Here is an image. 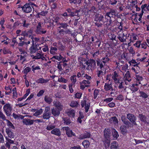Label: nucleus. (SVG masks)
<instances>
[{
	"mask_svg": "<svg viewBox=\"0 0 149 149\" xmlns=\"http://www.w3.org/2000/svg\"><path fill=\"white\" fill-rule=\"evenodd\" d=\"M66 11L68 13V16L70 17L77 16L79 17L80 16H82L83 13V10L80 8L79 10H76L74 11H72V9L70 8H68Z\"/></svg>",
	"mask_w": 149,
	"mask_h": 149,
	"instance_id": "obj_3",
	"label": "nucleus"
},
{
	"mask_svg": "<svg viewBox=\"0 0 149 149\" xmlns=\"http://www.w3.org/2000/svg\"><path fill=\"white\" fill-rule=\"evenodd\" d=\"M116 36L114 34H111L109 36V38H110L112 40H115L116 42L117 41V40L116 39Z\"/></svg>",
	"mask_w": 149,
	"mask_h": 149,
	"instance_id": "obj_56",
	"label": "nucleus"
},
{
	"mask_svg": "<svg viewBox=\"0 0 149 149\" xmlns=\"http://www.w3.org/2000/svg\"><path fill=\"white\" fill-rule=\"evenodd\" d=\"M67 79H66L61 77H59L58 78V81L59 82H62L63 83H66L68 81Z\"/></svg>",
	"mask_w": 149,
	"mask_h": 149,
	"instance_id": "obj_43",
	"label": "nucleus"
},
{
	"mask_svg": "<svg viewBox=\"0 0 149 149\" xmlns=\"http://www.w3.org/2000/svg\"><path fill=\"white\" fill-rule=\"evenodd\" d=\"M124 99V98L123 95H119L118 96L116 99L120 101H123Z\"/></svg>",
	"mask_w": 149,
	"mask_h": 149,
	"instance_id": "obj_59",
	"label": "nucleus"
},
{
	"mask_svg": "<svg viewBox=\"0 0 149 149\" xmlns=\"http://www.w3.org/2000/svg\"><path fill=\"white\" fill-rule=\"evenodd\" d=\"M103 142L106 147H109L110 143V138L109 137L104 138Z\"/></svg>",
	"mask_w": 149,
	"mask_h": 149,
	"instance_id": "obj_24",
	"label": "nucleus"
},
{
	"mask_svg": "<svg viewBox=\"0 0 149 149\" xmlns=\"http://www.w3.org/2000/svg\"><path fill=\"white\" fill-rule=\"evenodd\" d=\"M52 134L58 136H60L61 135L60 130L58 128H54L51 131Z\"/></svg>",
	"mask_w": 149,
	"mask_h": 149,
	"instance_id": "obj_19",
	"label": "nucleus"
},
{
	"mask_svg": "<svg viewBox=\"0 0 149 149\" xmlns=\"http://www.w3.org/2000/svg\"><path fill=\"white\" fill-rule=\"evenodd\" d=\"M138 117L139 118L140 120L142 122L144 123H146V122H147L146 121L148 117H147L145 115L142 114H139Z\"/></svg>",
	"mask_w": 149,
	"mask_h": 149,
	"instance_id": "obj_26",
	"label": "nucleus"
},
{
	"mask_svg": "<svg viewBox=\"0 0 149 149\" xmlns=\"http://www.w3.org/2000/svg\"><path fill=\"white\" fill-rule=\"evenodd\" d=\"M121 119L126 126V127L127 128H129L131 125V123L127 119L125 116V115H122L121 116Z\"/></svg>",
	"mask_w": 149,
	"mask_h": 149,
	"instance_id": "obj_12",
	"label": "nucleus"
},
{
	"mask_svg": "<svg viewBox=\"0 0 149 149\" xmlns=\"http://www.w3.org/2000/svg\"><path fill=\"white\" fill-rule=\"evenodd\" d=\"M96 63L97 66H98V69H102L103 70V68L104 67V66L105 65V64H104L103 62L100 61V59H98L96 61Z\"/></svg>",
	"mask_w": 149,
	"mask_h": 149,
	"instance_id": "obj_22",
	"label": "nucleus"
},
{
	"mask_svg": "<svg viewBox=\"0 0 149 149\" xmlns=\"http://www.w3.org/2000/svg\"><path fill=\"white\" fill-rule=\"evenodd\" d=\"M126 128H127L126 127V126L123 125L121 126L120 127V130L122 134L123 135H125L126 134L127 132V130Z\"/></svg>",
	"mask_w": 149,
	"mask_h": 149,
	"instance_id": "obj_28",
	"label": "nucleus"
},
{
	"mask_svg": "<svg viewBox=\"0 0 149 149\" xmlns=\"http://www.w3.org/2000/svg\"><path fill=\"white\" fill-rule=\"evenodd\" d=\"M112 135L113 137L116 139L119 136V134L118 132L115 129H113L112 130Z\"/></svg>",
	"mask_w": 149,
	"mask_h": 149,
	"instance_id": "obj_42",
	"label": "nucleus"
},
{
	"mask_svg": "<svg viewBox=\"0 0 149 149\" xmlns=\"http://www.w3.org/2000/svg\"><path fill=\"white\" fill-rule=\"evenodd\" d=\"M109 121L111 123H113L115 124L118 123V120L116 116L111 117Z\"/></svg>",
	"mask_w": 149,
	"mask_h": 149,
	"instance_id": "obj_35",
	"label": "nucleus"
},
{
	"mask_svg": "<svg viewBox=\"0 0 149 149\" xmlns=\"http://www.w3.org/2000/svg\"><path fill=\"white\" fill-rule=\"evenodd\" d=\"M109 60V58L107 57V56H106L104 57H103L102 59L100 60V61H101L103 63L105 64V63L107 62H108Z\"/></svg>",
	"mask_w": 149,
	"mask_h": 149,
	"instance_id": "obj_45",
	"label": "nucleus"
},
{
	"mask_svg": "<svg viewBox=\"0 0 149 149\" xmlns=\"http://www.w3.org/2000/svg\"><path fill=\"white\" fill-rule=\"evenodd\" d=\"M57 26H59L58 27L59 28H63L65 30L68 29V27H69L68 24L65 22L58 23Z\"/></svg>",
	"mask_w": 149,
	"mask_h": 149,
	"instance_id": "obj_16",
	"label": "nucleus"
},
{
	"mask_svg": "<svg viewBox=\"0 0 149 149\" xmlns=\"http://www.w3.org/2000/svg\"><path fill=\"white\" fill-rule=\"evenodd\" d=\"M127 118L133 125L136 126L137 125L136 122V118L134 114L130 113H128L127 115Z\"/></svg>",
	"mask_w": 149,
	"mask_h": 149,
	"instance_id": "obj_5",
	"label": "nucleus"
},
{
	"mask_svg": "<svg viewBox=\"0 0 149 149\" xmlns=\"http://www.w3.org/2000/svg\"><path fill=\"white\" fill-rule=\"evenodd\" d=\"M88 66H90L91 70H93L95 68L96 66V61L95 60L93 59H91L89 62L88 63Z\"/></svg>",
	"mask_w": 149,
	"mask_h": 149,
	"instance_id": "obj_18",
	"label": "nucleus"
},
{
	"mask_svg": "<svg viewBox=\"0 0 149 149\" xmlns=\"http://www.w3.org/2000/svg\"><path fill=\"white\" fill-rule=\"evenodd\" d=\"M50 110L49 107H46L43 112L42 117L43 119L47 120L51 117Z\"/></svg>",
	"mask_w": 149,
	"mask_h": 149,
	"instance_id": "obj_8",
	"label": "nucleus"
},
{
	"mask_svg": "<svg viewBox=\"0 0 149 149\" xmlns=\"http://www.w3.org/2000/svg\"><path fill=\"white\" fill-rule=\"evenodd\" d=\"M63 130L65 131V133L68 137H71L72 136H75L74 133L68 127H63Z\"/></svg>",
	"mask_w": 149,
	"mask_h": 149,
	"instance_id": "obj_11",
	"label": "nucleus"
},
{
	"mask_svg": "<svg viewBox=\"0 0 149 149\" xmlns=\"http://www.w3.org/2000/svg\"><path fill=\"white\" fill-rule=\"evenodd\" d=\"M47 32L46 30L42 28L41 24L40 22H39L36 27V33L38 34H42L46 33Z\"/></svg>",
	"mask_w": 149,
	"mask_h": 149,
	"instance_id": "obj_7",
	"label": "nucleus"
},
{
	"mask_svg": "<svg viewBox=\"0 0 149 149\" xmlns=\"http://www.w3.org/2000/svg\"><path fill=\"white\" fill-rule=\"evenodd\" d=\"M103 70L98 69V68H97V70L96 71V72L97 76L98 77H100L103 75L104 73L103 72Z\"/></svg>",
	"mask_w": 149,
	"mask_h": 149,
	"instance_id": "obj_38",
	"label": "nucleus"
},
{
	"mask_svg": "<svg viewBox=\"0 0 149 149\" xmlns=\"http://www.w3.org/2000/svg\"><path fill=\"white\" fill-rule=\"evenodd\" d=\"M24 31L26 33L27 35H26V37L29 36V37H30L31 36V35L29 34H31L32 33V31L31 29H30L28 31Z\"/></svg>",
	"mask_w": 149,
	"mask_h": 149,
	"instance_id": "obj_61",
	"label": "nucleus"
},
{
	"mask_svg": "<svg viewBox=\"0 0 149 149\" xmlns=\"http://www.w3.org/2000/svg\"><path fill=\"white\" fill-rule=\"evenodd\" d=\"M124 78L125 80L128 81V82H130L131 81V78L129 71H127L126 73L125 74Z\"/></svg>",
	"mask_w": 149,
	"mask_h": 149,
	"instance_id": "obj_30",
	"label": "nucleus"
},
{
	"mask_svg": "<svg viewBox=\"0 0 149 149\" xmlns=\"http://www.w3.org/2000/svg\"><path fill=\"white\" fill-rule=\"evenodd\" d=\"M63 119L64 123L66 125H68L71 123V121L69 118L65 117L63 118Z\"/></svg>",
	"mask_w": 149,
	"mask_h": 149,
	"instance_id": "obj_37",
	"label": "nucleus"
},
{
	"mask_svg": "<svg viewBox=\"0 0 149 149\" xmlns=\"http://www.w3.org/2000/svg\"><path fill=\"white\" fill-rule=\"evenodd\" d=\"M94 20L95 25L98 27H102L104 24L105 25L106 21H104V16L102 15L96 14L95 15Z\"/></svg>",
	"mask_w": 149,
	"mask_h": 149,
	"instance_id": "obj_2",
	"label": "nucleus"
},
{
	"mask_svg": "<svg viewBox=\"0 0 149 149\" xmlns=\"http://www.w3.org/2000/svg\"><path fill=\"white\" fill-rule=\"evenodd\" d=\"M76 76V75H73L71 76L70 79L72 81V83L71 84L72 85H74L77 81Z\"/></svg>",
	"mask_w": 149,
	"mask_h": 149,
	"instance_id": "obj_40",
	"label": "nucleus"
},
{
	"mask_svg": "<svg viewBox=\"0 0 149 149\" xmlns=\"http://www.w3.org/2000/svg\"><path fill=\"white\" fill-rule=\"evenodd\" d=\"M22 8V10L25 13H28L31 12L32 11V8L31 6V5L29 3H26L24 6L21 7Z\"/></svg>",
	"mask_w": 149,
	"mask_h": 149,
	"instance_id": "obj_9",
	"label": "nucleus"
},
{
	"mask_svg": "<svg viewBox=\"0 0 149 149\" xmlns=\"http://www.w3.org/2000/svg\"><path fill=\"white\" fill-rule=\"evenodd\" d=\"M37 59H41L42 60H44L43 58H45V57L43 56V54H41L39 53H37L36 54Z\"/></svg>",
	"mask_w": 149,
	"mask_h": 149,
	"instance_id": "obj_55",
	"label": "nucleus"
},
{
	"mask_svg": "<svg viewBox=\"0 0 149 149\" xmlns=\"http://www.w3.org/2000/svg\"><path fill=\"white\" fill-rule=\"evenodd\" d=\"M41 49L40 47H38L37 45H35L34 44L32 45L29 48L30 53L33 54L36 52V51Z\"/></svg>",
	"mask_w": 149,
	"mask_h": 149,
	"instance_id": "obj_13",
	"label": "nucleus"
},
{
	"mask_svg": "<svg viewBox=\"0 0 149 149\" xmlns=\"http://www.w3.org/2000/svg\"><path fill=\"white\" fill-rule=\"evenodd\" d=\"M75 95V97L78 99H80L82 95V93H81L77 92Z\"/></svg>",
	"mask_w": 149,
	"mask_h": 149,
	"instance_id": "obj_64",
	"label": "nucleus"
},
{
	"mask_svg": "<svg viewBox=\"0 0 149 149\" xmlns=\"http://www.w3.org/2000/svg\"><path fill=\"white\" fill-rule=\"evenodd\" d=\"M139 63H137L136 64H134L133 65L134 67H135V68L136 69V71H135V73L136 74H138L139 72V70H140V68L139 66Z\"/></svg>",
	"mask_w": 149,
	"mask_h": 149,
	"instance_id": "obj_46",
	"label": "nucleus"
},
{
	"mask_svg": "<svg viewBox=\"0 0 149 149\" xmlns=\"http://www.w3.org/2000/svg\"><path fill=\"white\" fill-rule=\"evenodd\" d=\"M67 115L70 117H74L75 116V111L73 109H70L66 111Z\"/></svg>",
	"mask_w": 149,
	"mask_h": 149,
	"instance_id": "obj_27",
	"label": "nucleus"
},
{
	"mask_svg": "<svg viewBox=\"0 0 149 149\" xmlns=\"http://www.w3.org/2000/svg\"><path fill=\"white\" fill-rule=\"evenodd\" d=\"M112 20H114L113 19H112L111 18H109V19H107V21H106L107 22H108V20H109V23L108 24H105V25L107 26H112L111 24L112 23Z\"/></svg>",
	"mask_w": 149,
	"mask_h": 149,
	"instance_id": "obj_52",
	"label": "nucleus"
},
{
	"mask_svg": "<svg viewBox=\"0 0 149 149\" xmlns=\"http://www.w3.org/2000/svg\"><path fill=\"white\" fill-rule=\"evenodd\" d=\"M0 118L3 120H7L5 115L3 114L2 111L0 112Z\"/></svg>",
	"mask_w": 149,
	"mask_h": 149,
	"instance_id": "obj_60",
	"label": "nucleus"
},
{
	"mask_svg": "<svg viewBox=\"0 0 149 149\" xmlns=\"http://www.w3.org/2000/svg\"><path fill=\"white\" fill-rule=\"evenodd\" d=\"M45 92V90L43 89L40 90L37 94V96L38 97L42 96L44 93Z\"/></svg>",
	"mask_w": 149,
	"mask_h": 149,
	"instance_id": "obj_58",
	"label": "nucleus"
},
{
	"mask_svg": "<svg viewBox=\"0 0 149 149\" xmlns=\"http://www.w3.org/2000/svg\"><path fill=\"white\" fill-rule=\"evenodd\" d=\"M61 111L56 108H54L51 109L52 113L54 116H58L59 115Z\"/></svg>",
	"mask_w": 149,
	"mask_h": 149,
	"instance_id": "obj_17",
	"label": "nucleus"
},
{
	"mask_svg": "<svg viewBox=\"0 0 149 149\" xmlns=\"http://www.w3.org/2000/svg\"><path fill=\"white\" fill-rule=\"evenodd\" d=\"M117 14L116 11L113 9H111L109 12L106 13L105 16V17L106 19V17H109V18H111L115 19V17L117 16Z\"/></svg>",
	"mask_w": 149,
	"mask_h": 149,
	"instance_id": "obj_6",
	"label": "nucleus"
},
{
	"mask_svg": "<svg viewBox=\"0 0 149 149\" xmlns=\"http://www.w3.org/2000/svg\"><path fill=\"white\" fill-rule=\"evenodd\" d=\"M118 145V143L116 141H113L111 143V149H119Z\"/></svg>",
	"mask_w": 149,
	"mask_h": 149,
	"instance_id": "obj_34",
	"label": "nucleus"
},
{
	"mask_svg": "<svg viewBox=\"0 0 149 149\" xmlns=\"http://www.w3.org/2000/svg\"><path fill=\"white\" fill-rule=\"evenodd\" d=\"M112 78L115 84H118V88L119 89H122L124 88V80L123 78L119 76V75L116 71H114L112 77Z\"/></svg>",
	"mask_w": 149,
	"mask_h": 149,
	"instance_id": "obj_1",
	"label": "nucleus"
},
{
	"mask_svg": "<svg viewBox=\"0 0 149 149\" xmlns=\"http://www.w3.org/2000/svg\"><path fill=\"white\" fill-rule=\"evenodd\" d=\"M32 116H30L29 115H26L25 116L22 115L20 114L18 115V119H21L23 120L24 119V118L25 117H28V118H31Z\"/></svg>",
	"mask_w": 149,
	"mask_h": 149,
	"instance_id": "obj_51",
	"label": "nucleus"
},
{
	"mask_svg": "<svg viewBox=\"0 0 149 149\" xmlns=\"http://www.w3.org/2000/svg\"><path fill=\"white\" fill-rule=\"evenodd\" d=\"M91 83V80H83L81 82V84L84 85L86 87H88Z\"/></svg>",
	"mask_w": 149,
	"mask_h": 149,
	"instance_id": "obj_39",
	"label": "nucleus"
},
{
	"mask_svg": "<svg viewBox=\"0 0 149 149\" xmlns=\"http://www.w3.org/2000/svg\"><path fill=\"white\" fill-rule=\"evenodd\" d=\"M7 121V125L9 126L10 128H11L13 129H15V127L13 125V124L9 120H6Z\"/></svg>",
	"mask_w": 149,
	"mask_h": 149,
	"instance_id": "obj_54",
	"label": "nucleus"
},
{
	"mask_svg": "<svg viewBox=\"0 0 149 149\" xmlns=\"http://www.w3.org/2000/svg\"><path fill=\"white\" fill-rule=\"evenodd\" d=\"M138 85L137 84H133L132 85V86L130 88V90L133 92H135L136 91H137L139 88L137 87Z\"/></svg>",
	"mask_w": 149,
	"mask_h": 149,
	"instance_id": "obj_32",
	"label": "nucleus"
},
{
	"mask_svg": "<svg viewBox=\"0 0 149 149\" xmlns=\"http://www.w3.org/2000/svg\"><path fill=\"white\" fill-rule=\"evenodd\" d=\"M54 104L55 108L58 109L59 110H61L63 109V106L61 103L58 101H54Z\"/></svg>",
	"mask_w": 149,
	"mask_h": 149,
	"instance_id": "obj_25",
	"label": "nucleus"
},
{
	"mask_svg": "<svg viewBox=\"0 0 149 149\" xmlns=\"http://www.w3.org/2000/svg\"><path fill=\"white\" fill-rule=\"evenodd\" d=\"M49 80L48 79H45L42 78H40L36 81V82L39 84H41L46 83L48 82Z\"/></svg>",
	"mask_w": 149,
	"mask_h": 149,
	"instance_id": "obj_29",
	"label": "nucleus"
},
{
	"mask_svg": "<svg viewBox=\"0 0 149 149\" xmlns=\"http://www.w3.org/2000/svg\"><path fill=\"white\" fill-rule=\"evenodd\" d=\"M83 145L85 148H87L90 145V142L87 140H85L82 143Z\"/></svg>",
	"mask_w": 149,
	"mask_h": 149,
	"instance_id": "obj_47",
	"label": "nucleus"
},
{
	"mask_svg": "<svg viewBox=\"0 0 149 149\" xmlns=\"http://www.w3.org/2000/svg\"><path fill=\"white\" fill-rule=\"evenodd\" d=\"M109 3L112 5L116 4L117 2V0H109Z\"/></svg>",
	"mask_w": 149,
	"mask_h": 149,
	"instance_id": "obj_63",
	"label": "nucleus"
},
{
	"mask_svg": "<svg viewBox=\"0 0 149 149\" xmlns=\"http://www.w3.org/2000/svg\"><path fill=\"white\" fill-rule=\"evenodd\" d=\"M31 70V68L29 67H26L24 70V73L26 75Z\"/></svg>",
	"mask_w": 149,
	"mask_h": 149,
	"instance_id": "obj_57",
	"label": "nucleus"
},
{
	"mask_svg": "<svg viewBox=\"0 0 149 149\" xmlns=\"http://www.w3.org/2000/svg\"><path fill=\"white\" fill-rule=\"evenodd\" d=\"M99 93V90L97 89H95L94 92V99H96L97 96L98 94Z\"/></svg>",
	"mask_w": 149,
	"mask_h": 149,
	"instance_id": "obj_62",
	"label": "nucleus"
},
{
	"mask_svg": "<svg viewBox=\"0 0 149 149\" xmlns=\"http://www.w3.org/2000/svg\"><path fill=\"white\" fill-rule=\"evenodd\" d=\"M31 118L25 117L22 120L23 124L26 125H31L34 123V120H31Z\"/></svg>",
	"mask_w": 149,
	"mask_h": 149,
	"instance_id": "obj_10",
	"label": "nucleus"
},
{
	"mask_svg": "<svg viewBox=\"0 0 149 149\" xmlns=\"http://www.w3.org/2000/svg\"><path fill=\"white\" fill-rule=\"evenodd\" d=\"M87 100H83L81 101V105L82 107H83L84 106L85 111L86 112H87L88 111V109L90 107V104H86Z\"/></svg>",
	"mask_w": 149,
	"mask_h": 149,
	"instance_id": "obj_15",
	"label": "nucleus"
},
{
	"mask_svg": "<svg viewBox=\"0 0 149 149\" xmlns=\"http://www.w3.org/2000/svg\"><path fill=\"white\" fill-rule=\"evenodd\" d=\"M139 93L140 95V96L144 99L147 98L148 96L147 94L142 91H140Z\"/></svg>",
	"mask_w": 149,
	"mask_h": 149,
	"instance_id": "obj_44",
	"label": "nucleus"
},
{
	"mask_svg": "<svg viewBox=\"0 0 149 149\" xmlns=\"http://www.w3.org/2000/svg\"><path fill=\"white\" fill-rule=\"evenodd\" d=\"M43 112V111L42 109H40L39 110L37 111L33 114V115L35 116H37L40 115Z\"/></svg>",
	"mask_w": 149,
	"mask_h": 149,
	"instance_id": "obj_50",
	"label": "nucleus"
},
{
	"mask_svg": "<svg viewBox=\"0 0 149 149\" xmlns=\"http://www.w3.org/2000/svg\"><path fill=\"white\" fill-rule=\"evenodd\" d=\"M4 112L7 116H10L12 109V107L10 104H6L3 107Z\"/></svg>",
	"mask_w": 149,
	"mask_h": 149,
	"instance_id": "obj_4",
	"label": "nucleus"
},
{
	"mask_svg": "<svg viewBox=\"0 0 149 149\" xmlns=\"http://www.w3.org/2000/svg\"><path fill=\"white\" fill-rule=\"evenodd\" d=\"M70 105L71 107H78L79 104L76 101L73 100L71 102Z\"/></svg>",
	"mask_w": 149,
	"mask_h": 149,
	"instance_id": "obj_36",
	"label": "nucleus"
},
{
	"mask_svg": "<svg viewBox=\"0 0 149 149\" xmlns=\"http://www.w3.org/2000/svg\"><path fill=\"white\" fill-rule=\"evenodd\" d=\"M44 100L45 102L48 104H50L52 101V97L46 95L45 97Z\"/></svg>",
	"mask_w": 149,
	"mask_h": 149,
	"instance_id": "obj_31",
	"label": "nucleus"
},
{
	"mask_svg": "<svg viewBox=\"0 0 149 149\" xmlns=\"http://www.w3.org/2000/svg\"><path fill=\"white\" fill-rule=\"evenodd\" d=\"M118 37L121 42H123L126 41V37L125 36V35L124 33L119 34Z\"/></svg>",
	"mask_w": 149,
	"mask_h": 149,
	"instance_id": "obj_20",
	"label": "nucleus"
},
{
	"mask_svg": "<svg viewBox=\"0 0 149 149\" xmlns=\"http://www.w3.org/2000/svg\"><path fill=\"white\" fill-rule=\"evenodd\" d=\"M65 47L61 43H59L58 44V49L61 51H63L64 50Z\"/></svg>",
	"mask_w": 149,
	"mask_h": 149,
	"instance_id": "obj_53",
	"label": "nucleus"
},
{
	"mask_svg": "<svg viewBox=\"0 0 149 149\" xmlns=\"http://www.w3.org/2000/svg\"><path fill=\"white\" fill-rule=\"evenodd\" d=\"M104 138H110L111 131L110 129L105 128L104 130Z\"/></svg>",
	"mask_w": 149,
	"mask_h": 149,
	"instance_id": "obj_23",
	"label": "nucleus"
},
{
	"mask_svg": "<svg viewBox=\"0 0 149 149\" xmlns=\"http://www.w3.org/2000/svg\"><path fill=\"white\" fill-rule=\"evenodd\" d=\"M62 58H63V57L60 54H59L58 55L53 56L52 59L55 58L58 61H60L62 59Z\"/></svg>",
	"mask_w": 149,
	"mask_h": 149,
	"instance_id": "obj_49",
	"label": "nucleus"
},
{
	"mask_svg": "<svg viewBox=\"0 0 149 149\" xmlns=\"http://www.w3.org/2000/svg\"><path fill=\"white\" fill-rule=\"evenodd\" d=\"M6 132L9 137L10 138H14V133L9 128H6Z\"/></svg>",
	"mask_w": 149,
	"mask_h": 149,
	"instance_id": "obj_21",
	"label": "nucleus"
},
{
	"mask_svg": "<svg viewBox=\"0 0 149 149\" xmlns=\"http://www.w3.org/2000/svg\"><path fill=\"white\" fill-rule=\"evenodd\" d=\"M112 86V85L111 84L105 83L104 86V88L106 91H108L111 89Z\"/></svg>",
	"mask_w": 149,
	"mask_h": 149,
	"instance_id": "obj_33",
	"label": "nucleus"
},
{
	"mask_svg": "<svg viewBox=\"0 0 149 149\" xmlns=\"http://www.w3.org/2000/svg\"><path fill=\"white\" fill-rule=\"evenodd\" d=\"M91 134L89 132H86L80 135L78 137V139L82 140L84 139L89 138L90 137Z\"/></svg>",
	"mask_w": 149,
	"mask_h": 149,
	"instance_id": "obj_14",
	"label": "nucleus"
},
{
	"mask_svg": "<svg viewBox=\"0 0 149 149\" xmlns=\"http://www.w3.org/2000/svg\"><path fill=\"white\" fill-rule=\"evenodd\" d=\"M69 1L70 3L72 4H79L81 2V1L80 0H69Z\"/></svg>",
	"mask_w": 149,
	"mask_h": 149,
	"instance_id": "obj_41",
	"label": "nucleus"
},
{
	"mask_svg": "<svg viewBox=\"0 0 149 149\" xmlns=\"http://www.w3.org/2000/svg\"><path fill=\"white\" fill-rule=\"evenodd\" d=\"M55 126L53 124H49L47 127L46 129L47 130H51L55 128Z\"/></svg>",
	"mask_w": 149,
	"mask_h": 149,
	"instance_id": "obj_48",
	"label": "nucleus"
}]
</instances>
